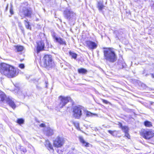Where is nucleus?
<instances>
[{
    "label": "nucleus",
    "instance_id": "39",
    "mask_svg": "<svg viewBox=\"0 0 154 154\" xmlns=\"http://www.w3.org/2000/svg\"><path fill=\"white\" fill-rule=\"evenodd\" d=\"M8 6H7L6 9H7V8H8Z\"/></svg>",
    "mask_w": 154,
    "mask_h": 154
},
{
    "label": "nucleus",
    "instance_id": "23",
    "mask_svg": "<svg viewBox=\"0 0 154 154\" xmlns=\"http://www.w3.org/2000/svg\"><path fill=\"white\" fill-rule=\"evenodd\" d=\"M144 125L147 127H150L152 126V123L148 121H146L144 122Z\"/></svg>",
    "mask_w": 154,
    "mask_h": 154
},
{
    "label": "nucleus",
    "instance_id": "33",
    "mask_svg": "<svg viewBox=\"0 0 154 154\" xmlns=\"http://www.w3.org/2000/svg\"><path fill=\"white\" fill-rule=\"evenodd\" d=\"M18 26L19 27H20V26H22V24L21 22H18Z\"/></svg>",
    "mask_w": 154,
    "mask_h": 154
},
{
    "label": "nucleus",
    "instance_id": "26",
    "mask_svg": "<svg viewBox=\"0 0 154 154\" xmlns=\"http://www.w3.org/2000/svg\"><path fill=\"white\" fill-rule=\"evenodd\" d=\"M108 131L109 132V133L112 135H113V136H115L116 135V134H115V132H116V131H111V130H109Z\"/></svg>",
    "mask_w": 154,
    "mask_h": 154
},
{
    "label": "nucleus",
    "instance_id": "28",
    "mask_svg": "<svg viewBox=\"0 0 154 154\" xmlns=\"http://www.w3.org/2000/svg\"><path fill=\"white\" fill-rule=\"evenodd\" d=\"M103 6L102 5L100 4L99 3V4L98 5V8H99V10H102V9L103 8Z\"/></svg>",
    "mask_w": 154,
    "mask_h": 154
},
{
    "label": "nucleus",
    "instance_id": "17",
    "mask_svg": "<svg viewBox=\"0 0 154 154\" xmlns=\"http://www.w3.org/2000/svg\"><path fill=\"white\" fill-rule=\"evenodd\" d=\"M79 139L80 141L82 144V145L87 147L89 146V143L86 142L84 139L83 137L82 136H79Z\"/></svg>",
    "mask_w": 154,
    "mask_h": 154
},
{
    "label": "nucleus",
    "instance_id": "4",
    "mask_svg": "<svg viewBox=\"0 0 154 154\" xmlns=\"http://www.w3.org/2000/svg\"><path fill=\"white\" fill-rule=\"evenodd\" d=\"M43 65L45 67H51L54 65L52 56L51 55H45L43 58Z\"/></svg>",
    "mask_w": 154,
    "mask_h": 154
},
{
    "label": "nucleus",
    "instance_id": "31",
    "mask_svg": "<svg viewBox=\"0 0 154 154\" xmlns=\"http://www.w3.org/2000/svg\"><path fill=\"white\" fill-rule=\"evenodd\" d=\"M45 126V125L43 123H42L39 125V126L41 127H44Z\"/></svg>",
    "mask_w": 154,
    "mask_h": 154
},
{
    "label": "nucleus",
    "instance_id": "2",
    "mask_svg": "<svg viewBox=\"0 0 154 154\" xmlns=\"http://www.w3.org/2000/svg\"><path fill=\"white\" fill-rule=\"evenodd\" d=\"M104 59L110 63H114L117 59V56L114 49L111 48H103Z\"/></svg>",
    "mask_w": 154,
    "mask_h": 154
},
{
    "label": "nucleus",
    "instance_id": "27",
    "mask_svg": "<svg viewBox=\"0 0 154 154\" xmlns=\"http://www.w3.org/2000/svg\"><path fill=\"white\" fill-rule=\"evenodd\" d=\"M74 125L76 128L77 129H79V124L78 122H74Z\"/></svg>",
    "mask_w": 154,
    "mask_h": 154
},
{
    "label": "nucleus",
    "instance_id": "37",
    "mask_svg": "<svg viewBox=\"0 0 154 154\" xmlns=\"http://www.w3.org/2000/svg\"><path fill=\"white\" fill-rule=\"evenodd\" d=\"M150 103L151 105H153L154 104V102H150Z\"/></svg>",
    "mask_w": 154,
    "mask_h": 154
},
{
    "label": "nucleus",
    "instance_id": "40",
    "mask_svg": "<svg viewBox=\"0 0 154 154\" xmlns=\"http://www.w3.org/2000/svg\"><path fill=\"white\" fill-rule=\"evenodd\" d=\"M138 0H137V1Z\"/></svg>",
    "mask_w": 154,
    "mask_h": 154
},
{
    "label": "nucleus",
    "instance_id": "30",
    "mask_svg": "<svg viewBox=\"0 0 154 154\" xmlns=\"http://www.w3.org/2000/svg\"><path fill=\"white\" fill-rule=\"evenodd\" d=\"M102 101H103V102L104 103H105L106 104H108L109 103L108 101L107 100H105L103 99Z\"/></svg>",
    "mask_w": 154,
    "mask_h": 154
},
{
    "label": "nucleus",
    "instance_id": "9",
    "mask_svg": "<svg viewBox=\"0 0 154 154\" xmlns=\"http://www.w3.org/2000/svg\"><path fill=\"white\" fill-rule=\"evenodd\" d=\"M52 36L54 41H55L56 42L58 43L60 45H66V42L65 40L60 37H58L56 35L55 33H53L52 34Z\"/></svg>",
    "mask_w": 154,
    "mask_h": 154
},
{
    "label": "nucleus",
    "instance_id": "21",
    "mask_svg": "<svg viewBox=\"0 0 154 154\" xmlns=\"http://www.w3.org/2000/svg\"><path fill=\"white\" fill-rule=\"evenodd\" d=\"M83 113L84 115H85L86 116L88 117L92 116L93 115H94L91 112L88 111L87 110H85L84 109Z\"/></svg>",
    "mask_w": 154,
    "mask_h": 154
},
{
    "label": "nucleus",
    "instance_id": "12",
    "mask_svg": "<svg viewBox=\"0 0 154 154\" xmlns=\"http://www.w3.org/2000/svg\"><path fill=\"white\" fill-rule=\"evenodd\" d=\"M86 46L89 48L91 49H94L96 48L97 46V44L94 42L90 41H87L85 42Z\"/></svg>",
    "mask_w": 154,
    "mask_h": 154
},
{
    "label": "nucleus",
    "instance_id": "15",
    "mask_svg": "<svg viewBox=\"0 0 154 154\" xmlns=\"http://www.w3.org/2000/svg\"><path fill=\"white\" fill-rule=\"evenodd\" d=\"M44 133L47 136H50L53 134V130L50 127H47L45 129Z\"/></svg>",
    "mask_w": 154,
    "mask_h": 154
},
{
    "label": "nucleus",
    "instance_id": "36",
    "mask_svg": "<svg viewBox=\"0 0 154 154\" xmlns=\"http://www.w3.org/2000/svg\"><path fill=\"white\" fill-rule=\"evenodd\" d=\"M19 90V89H18L17 88L16 89H15L14 90V91H15V92H16V91H17L18 90Z\"/></svg>",
    "mask_w": 154,
    "mask_h": 154
},
{
    "label": "nucleus",
    "instance_id": "22",
    "mask_svg": "<svg viewBox=\"0 0 154 154\" xmlns=\"http://www.w3.org/2000/svg\"><path fill=\"white\" fill-rule=\"evenodd\" d=\"M24 24L26 27L28 29H31V27L29 24V22L28 21V20H24Z\"/></svg>",
    "mask_w": 154,
    "mask_h": 154
},
{
    "label": "nucleus",
    "instance_id": "1",
    "mask_svg": "<svg viewBox=\"0 0 154 154\" xmlns=\"http://www.w3.org/2000/svg\"><path fill=\"white\" fill-rule=\"evenodd\" d=\"M18 72V69L12 65L5 63L0 64V72L8 78L15 77Z\"/></svg>",
    "mask_w": 154,
    "mask_h": 154
},
{
    "label": "nucleus",
    "instance_id": "10",
    "mask_svg": "<svg viewBox=\"0 0 154 154\" xmlns=\"http://www.w3.org/2000/svg\"><path fill=\"white\" fill-rule=\"evenodd\" d=\"M6 102L8 103L10 106L14 109L16 108V105L14 102V99L11 97L8 96L6 99Z\"/></svg>",
    "mask_w": 154,
    "mask_h": 154
},
{
    "label": "nucleus",
    "instance_id": "29",
    "mask_svg": "<svg viewBox=\"0 0 154 154\" xmlns=\"http://www.w3.org/2000/svg\"><path fill=\"white\" fill-rule=\"evenodd\" d=\"M19 67L21 69H23L25 67V66L24 64H21L19 65Z\"/></svg>",
    "mask_w": 154,
    "mask_h": 154
},
{
    "label": "nucleus",
    "instance_id": "19",
    "mask_svg": "<svg viewBox=\"0 0 154 154\" xmlns=\"http://www.w3.org/2000/svg\"><path fill=\"white\" fill-rule=\"evenodd\" d=\"M14 47L16 50L17 52L22 51L24 49L23 47L21 45L15 46Z\"/></svg>",
    "mask_w": 154,
    "mask_h": 154
},
{
    "label": "nucleus",
    "instance_id": "7",
    "mask_svg": "<svg viewBox=\"0 0 154 154\" xmlns=\"http://www.w3.org/2000/svg\"><path fill=\"white\" fill-rule=\"evenodd\" d=\"M59 99L60 100V102L58 106L60 108H63L71 100L70 97H65L62 96H60Z\"/></svg>",
    "mask_w": 154,
    "mask_h": 154
},
{
    "label": "nucleus",
    "instance_id": "18",
    "mask_svg": "<svg viewBox=\"0 0 154 154\" xmlns=\"http://www.w3.org/2000/svg\"><path fill=\"white\" fill-rule=\"evenodd\" d=\"M45 146L48 148V149L50 150H53V148L52 147V146L50 143V142L49 140H46V142L45 143Z\"/></svg>",
    "mask_w": 154,
    "mask_h": 154
},
{
    "label": "nucleus",
    "instance_id": "8",
    "mask_svg": "<svg viewBox=\"0 0 154 154\" xmlns=\"http://www.w3.org/2000/svg\"><path fill=\"white\" fill-rule=\"evenodd\" d=\"M63 144V139L59 137H57L54 142V146L56 147H61Z\"/></svg>",
    "mask_w": 154,
    "mask_h": 154
},
{
    "label": "nucleus",
    "instance_id": "32",
    "mask_svg": "<svg viewBox=\"0 0 154 154\" xmlns=\"http://www.w3.org/2000/svg\"><path fill=\"white\" fill-rule=\"evenodd\" d=\"M19 27L20 28V29H21L22 31L23 32L24 31V30L23 28V26H20Z\"/></svg>",
    "mask_w": 154,
    "mask_h": 154
},
{
    "label": "nucleus",
    "instance_id": "24",
    "mask_svg": "<svg viewBox=\"0 0 154 154\" xmlns=\"http://www.w3.org/2000/svg\"><path fill=\"white\" fill-rule=\"evenodd\" d=\"M24 120L22 118L18 119L17 120V122L20 125L24 123Z\"/></svg>",
    "mask_w": 154,
    "mask_h": 154
},
{
    "label": "nucleus",
    "instance_id": "25",
    "mask_svg": "<svg viewBox=\"0 0 154 154\" xmlns=\"http://www.w3.org/2000/svg\"><path fill=\"white\" fill-rule=\"evenodd\" d=\"M69 54L73 58L75 59H76L77 57V54H76L72 52H70Z\"/></svg>",
    "mask_w": 154,
    "mask_h": 154
},
{
    "label": "nucleus",
    "instance_id": "34",
    "mask_svg": "<svg viewBox=\"0 0 154 154\" xmlns=\"http://www.w3.org/2000/svg\"><path fill=\"white\" fill-rule=\"evenodd\" d=\"M119 127L122 128H122L124 126H122V123H119Z\"/></svg>",
    "mask_w": 154,
    "mask_h": 154
},
{
    "label": "nucleus",
    "instance_id": "6",
    "mask_svg": "<svg viewBox=\"0 0 154 154\" xmlns=\"http://www.w3.org/2000/svg\"><path fill=\"white\" fill-rule=\"evenodd\" d=\"M141 135L146 139H149L154 136V132L151 130H142L140 132Z\"/></svg>",
    "mask_w": 154,
    "mask_h": 154
},
{
    "label": "nucleus",
    "instance_id": "5",
    "mask_svg": "<svg viewBox=\"0 0 154 154\" xmlns=\"http://www.w3.org/2000/svg\"><path fill=\"white\" fill-rule=\"evenodd\" d=\"M63 15L65 18L69 20L75 19V14L70 9H66L64 11Z\"/></svg>",
    "mask_w": 154,
    "mask_h": 154
},
{
    "label": "nucleus",
    "instance_id": "3",
    "mask_svg": "<svg viewBox=\"0 0 154 154\" xmlns=\"http://www.w3.org/2000/svg\"><path fill=\"white\" fill-rule=\"evenodd\" d=\"M84 108L82 106H75L73 108V116L75 118L79 119L83 115Z\"/></svg>",
    "mask_w": 154,
    "mask_h": 154
},
{
    "label": "nucleus",
    "instance_id": "38",
    "mask_svg": "<svg viewBox=\"0 0 154 154\" xmlns=\"http://www.w3.org/2000/svg\"><path fill=\"white\" fill-rule=\"evenodd\" d=\"M152 78H154V75L153 74H152Z\"/></svg>",
    "mask_w": 154,
    "mask_h": 154
},
{
    "label": "nucleus",
    "instance_id": "14",
    "mask_svg": "<svg viewBox=\"0 0 154 154\" xmlns=\"http://www.w3.org/2000/svg\"><path fill=\"white\" fill-rule=\"evenodd\" d=\"M7 97L5 93L0 90V102L5 103Z\"/></svg>",
    "mask_w": 154,
    "mask_h": 154
},
{
    "label": "nucleus",
    "instance_id": "16",
    "mask_svg": "<svg viewBox=\"0 0 154 154\" xmlns=\"http://www.w3.org/2000/svg\"><path fill=\"white\" fill-rule=\"evenodd\" d=\"M122 130L125 133V136L128 138H130V136L128 134V127L126 126H124L122 128Z\"/></svg>",
    "mask_w": 154,
    "mask_h": 154
},
{
    "label": "nucleus",
    "instance_id": "35",
    "mask_svg": "<svg viewBox=\"0 0 154 154\" xmlns=\"http://www.w3.org/2000/svg\"><path fill=\"white\" fill-rule=\"evenodd\" d=\"M10 12L11 14H13V11L11 9H10Z\"/></svg>",
    "mask_w": 154,
    "mask_h": 154
},
{
    "label": "nucleus",
    "instance_id": "11",
    "mask_svg": "<svg viewBox=\"0 0 154 154\" xmlns=\"http://www.w3.org/2000/svg\"><path fill=\"white\" fill-rule=\"evenodd\" d=\"M20 13H22L25 16L30 17L31 16L32 12L30 9H28L25 7H23L20 10Z\"/></svg>",
    "mask_w": 154,
    "mask_h": 154
},
{
    "label": "nucleus",
    "instance_id": "20",
    "mask_svg": "<svg viewBox=\"0 0 154 154\" xmlns=\"http://www.w3.org/2000/svg\"><path fill=\"white\" fill-rule=\"evenodd\" d=\"M87 70L84 68H81L78 69V72L79 73H81L83 74H86L87 72Z\"/></svg>",
    "mask_w": 154,
    "mask_h": 154
},
{
    "label": "nucleus",
    "instance_id": "13",
    "mask_svg": "<svg viewBox=\"0 0 154 154\" xmlns=\"http://www.w3.org/2000/svg\"><path fill=\"white\" fill-rule=\"evenodd\" d=\"M44 44L43 42H39L37 43V52L38 53L40 51L44 50Z\"/></svg>",
    "mask_w": 154,
    "mask_h": 154
}]
</instances>
